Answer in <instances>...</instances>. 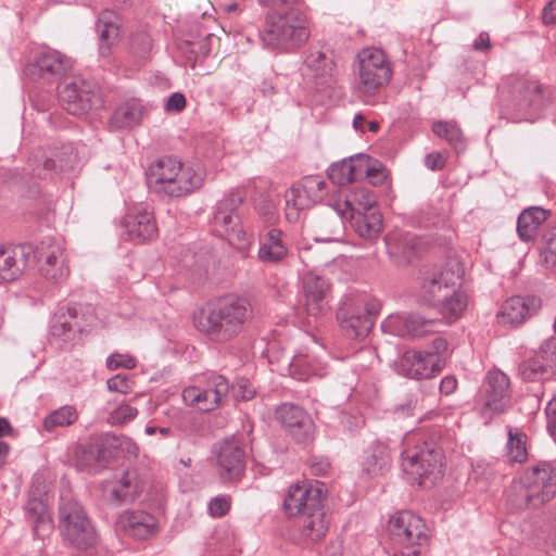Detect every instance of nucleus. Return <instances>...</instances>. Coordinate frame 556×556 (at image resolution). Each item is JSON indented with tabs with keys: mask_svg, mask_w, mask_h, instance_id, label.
Listing matches in <instances>:
<instances>
[{
	"mask_svg": "<svg viewBox=\"0 0 556 556\" xmlns=\"http://www.w3.org/2000/svg\"><path fill=\"white\" fill-rule=\"evenodd\" d=\"M254 316L245 296L229 294L205 303L193 313V326L207 341L224 344L239 337Z\"/></svg>",
	"mask_w": 556,
	"mask_h": 556,
	"instance_id": "f257e3e1",
	"label": "nucleus"
},
{
	"mask_svg": "<svg viewBox=\"0 0 556 556\" xmlns=\"http://www.w3.org/2000/svg\"><path fill=\"white\" fill-rule=\"evenodd\" d=\"M146 175L153 192L180 198L200 189L206 172L201 164H185L176 157L162 156L150 164Z\"/></svg>",
	"mask_w": 556,
	"mask_h": 556,
	"instance_id": "f03ea898",
	"label": "nucleus"
},
{
	"mask_svg": "<svg viewBox=\"0 0 556 556\" xmlns=\"http://www.w3.org/2000/svg\"><path fill=\"white\" fill-rule=\"evenodd\" d=\"M442 432L439 427L431 428L428 434L421 435L420 446L402 453L403 471L413 476L420 486L433 485L442 477L443 448L439 443Z\"/></svg>",
	"mask_w": 556,
	"mask_h": 556,
	"instance_id": "7ed1b4c3",
	"label": "nucleus"
},
{
	"mask_svg": "<svg viewBox=\"0 0 556 556\" xmlns=\"http://www.w3.org/2000/svg\"><path fill=\"white\" fill-rule=\"evenodd\" d=\"M393 70L386 53L377 48L358 52L354 66V91L365 102L381 92L390 83Z\"/></svg>",
	"mask_w": 556,
	"mask_h": 556,
	"instance_id": "20e7f679",
	"label": "nucleus"
},
{
	"mask_svg": "<svg viewBox=\"0 0 556 556\" xmlns=\"http://www.w3.org/2000/svg\"><path fill=\"white\" fill-rule=\"evenodd\" d=\"M309 28L303 13L289 11L268 16L267 26L261 33L263 43L278 52L292 51L307 41Z\"/></svg>",
	"mask_w": 556,
	"mask_h": 556,
	"instance_id": "39448f33",
	"label": "nucleus"
},
{
	"mask_svg": "<svg viewBox=\"0 0 556 556\" xmlns=\"http://www.w3.org/2000/svg\"><path fill=\"white\" fill-rule=\"evenodd\" d=\"M395 556H421L429 547L430 536L422 519L410 510H401L388 522Z\"/></svg>",
	"mask_w": 556,
	"mask_h": 556,
	"instance_id": "423d86ee",
	"label": "nucleus"
},
{
	"mask_svg": "<svg viewBox=\"0 0 556 556\" xmlns=\"http://www.w3.org/2000/svg\"><path fill=\"white\" fill-rule=\"evenodd\" d=\"M381 304L367 294L349 295L338 308L341 331L350 340H364L374 326Z\"/></svg>",
	"mask_w": 556,
	"mask_h": 556,
	"instance_id": "0eeeda50",
	"label": "nucleus"
},
{
	"mask_svg": "<svg viewBox=\"0 0 556 556\" xmlns=\"http://www.w3.org/2000/svg\"><path fill=\"white\" fill-rule=\"evenodd\" d=\"M243 202L239 192H232L222 199L214 212L213 223L217 231L238 250L245 251L252 244V235L242 226L238 208Z\"/></svg>",
	"mask_w": 556,
	"mask_h": 556,
	"instance_id": "6e6552de",
	"label": "nucleus"
},
{
	"mask_svg": "<svg viewBox=\"0 0 556 556\" xmlns=\"http://www.w3.org/2000/svg\"><path fill=\"white\" fill-rule=\"evenodd\" d=\"M124 443L137 448L130 441L114 434L92 437L76 447V467L81 471L97 472L100 466L116 457L117 451Z\"/></svg>",
	"mask_w": 556,
	"mask_h": 556,
	"instance_id": "1a4fd4ad",
	"label": "nucleus"
},
{
	"mask_svg": "<svg viewBox=\"0 0 556 556\" xmlns=\"http://www.w3.org/2000/svg\"><path fill=\"white\" fill-rule=\"evenodd\" d=\"M96 320L90 304L74 303L60 306L50 324V334L63 343L74 341Z\"/></svg>",
	"mask_w": 556,
	"mask_h": 556,
	"instance_id": "9d476101",
	"label": "nucleus"
},
{
	"mask_svg": "<svg viewBox=\"0 0 556 556\" xmlns=\"http://www.w3.org/2000/svg\"><path fill=\"white\" fill-rule=\"evenodd\" d=\"M60 529L64 539L79 549L96 543V532L84 508L75 501H64L59 508Z\"/></svg>",
	"mask_w": 556,
	"mask_h": 556,
	"instance_id": "9b49d317",
	"label": "nucleus"
},
{
	"mask_svg": "<svg viewBox=\"0 0 556 556\" xmlns=\"http://www.w3.org/2000/svg\"><path fill=\"white\" fill-rule=\"evenodd\" d=\"M62 108L72 115H83L102 105L100 89L94 81L77 78L59 87Z\"/></svg>",
	"mask_w": 556,
	"mask_h": 556,
	"instance_id": "f8f14e48",
	"label": "nucleus"
},
{
	"mask_svg": "<svg viewBox=\"0 0 556 556\" xmlns=\"http://www.w3.org/2000/svg\"><path fill=\"white\" fill-rule=\"evenodd\" d=\"M217 472L223 480L239 481L245 471V451L242 442L230 437L214 444L212 450Z\"/></svg>",
	"mask_w": 556,
	"mask_h": 556,
	"instance_id": "ddd939ff",
	"label": "nucleus"
},
{
	"mask_svg": "<svg viewBox=\"0 0 556 556\" xmlns=\"http://www.w3.org/2000/svg\"><path fill=\"white\" fill-rule=\"evenodd\" d=\"M545 89L547 87L535 79L514 78L510 85L509 98H507L504 91L502 92V114L507 115V109L521 113L530 109L540 108Z\"/></svg>",
	"mask_w": 556,
	"mask_h": 556,
	"instance_id": "4468645a",
	"label": "nucleus"
},
{
	"mask_svg": "<svg viewBox=\"0 0 556 556\" xmlns=\"http://www.w3.org/2000/svg\"><path fill=\"white\" fill-rule=\"evenodd\" d=\"M450 264L441 269L427 271L422 278L419 298L420 301L429 306L437 307L443 299L453 293V287H456L460 279L459 264H455L456 270L448 267ZM453 267L454 264L451 263Z\"/></svg>",
	"mask_w": 556,
	"mask_h": 556,
	"instance_id": "2eb2a0df",
	"label": "nucleus"
},
{
	"mask_svg": "<svg viewBox=\"0 0 556 556\" xmlns=\"http://www.w3.org/2000/svg\"><path fill=\"white\" fill-rule=\"evenodd\" d=\"M36 263L41 275L55 283L64 281L70 275L64 250L48 238L34 245L30 264Z\"/></svg>",
	"mask_w": 556,
	"mask_h": 556,
	"instance_id": "dca6fc26",
	"label": "nucleus"
},
{
	"mask_svg": "<svg viewBox=\"0 0 556 556\" xmlns=\"http://www.w3.org/2000/svg\"><path fill=\"white\" fill-rule=\"evenodd\" d=\"M521 480L527 488L531 508L541 507L556 494V475L547 462H541L529 468Z\"/></svg>",
	"mask_w": 556,
	"mask_h": 556,
	"instance_id": "f3484780",
	"label": "nucleus"
},
{
	"mask_svg": "<svg viewBox=\"0 0 556 556\" xmlns=\"http://www.w3.org/2000/svg\"><path fill=\"white\" fill-rule=\"evenodd\" d=\"M230 392L229 381L222 375H211L204 388L188 387L182 391L185 403L202 412L215 409Z\"/></svg>",
	"mask_w": 556,
	"mask_h": 556,
	"instance_id": "a211bd4d",
	"label": "nucleus"
},
{
	"mask_svg": "<svg viewBox=\"0 0 556 556\" xmlns=\"http://www.w3.org/2000/svg\"><path fill=\"white\" fill-rule=\"evenodd\" d=\"M445 359L433 358L422 350L406 351L394 365L395 371L409 379H431L445 367Z\"/></svg>",
	"mask_w": 556,
	"mask_h": 556,
	"instance_id": "6ab92c4d",
	"label": "nucleus"
},
{
	"mask_svg": "<svg viewBox=\"0 0 556 556\" xmlns=\"http://www.w3.org/2000/svg\"><path fill=\"white\" fill-rule=\"evenodd\" d=\"M71 67L67 56L58 50L46 49L25 65L24 74L33 80L51 83L61 78Z\"/></svg>",
	"mask_w": 556,
	"mask_h": 556,
	"instance_id": "aec40b11",
	"label": "nucleus"
},
{
	"mask_svg": "<svg viewBox=\"0 0 556 556\" xmlns=\"http://www.w3.org/2000/svg\"><path fill=\"white\" fill-rule=\"evenodd\" d=\"M325 502L326 494L320 486L303 481L288 488L282 508L288 517H298Z\"/></svg>",
	"mask_w": 556,
	"mask_h": 556,
	"instance_id": "412c9836",
	"label": "nucleus"
},
{
	"mask_svg": "<svg viewBox=\"0 0 556 556\" xmlns=\"http://www.w3.org/2000/svg\"><path fill=\"white\" fill-rule=\"evenodd\" d=\"M509 378L500 370H491L486 376L483 404L480 408V415L485 422L495 415L505 412L509 399Z\"/></svg>",
	"mask_w": 556,
	"mask_h": 556,
	"instance_id": "4be33fe9",
	"label": "nucleus"
},
{
	"mask_svg": "<svg viewBox=\"0 0 556 556\" xmlns=\"http://www.w3.org/2000/svg\"><path fill=\"white\" fill-rule=\"evenodd\" d=\"M275 418L295 442L306 444L313 439L314 422L301 406L282 403L276 408Z\"/></svg>",
	"mask_w": 556,
	"mask_h": 556,
	"instance_id": "5701e85b",
	"label": "nucleus"
},
{
	"mask_svg": "<svg viewBox=\"0 0 556 556\" xmlns=\"http://www.w3.org/2000/svg\"><path fill=\"white\" fill-rule=\"evenodd\" d=\"M329 288L324 277L314 274L305 275L299 298V314L305 313L312 317L323 315L327 309Z\"/></svg>",
	"mask_w": 556,
	"mask_h": 556,
	"instance_id": "b1692460",
	"label": "nucleus"
},
{
	"mask_svg": "<svg viewBox=\"0 0 556 556\" xmlns=\"http://www.w3.org/2000/svg\"><path fill=\"white\" fill-rule=\"evenodd\" d=\"M34 254V244L0 247V283L13 282L27 270Z\"/></svg>",
	"mask_w": 556,
	"mask_h": 556,
	"instance_id": "393cba45",
	"label": "nucleus"
},
{
	"mask_svg": "<svg viewBox=\"0 0 556 556\" xmlns=\"http://www.w3.org/2000/svg\"><path fill=\"white\" fill-rule=\"evenodd\" d=\"M116 529L124 535L143 541L155 536L159 531L157 519L143 510H125L118 515Z\"/></svg>",
	"mask_w": 556,
	"mask_h": 556,
	"instance_id": "a878e982",
	"label": "nucleus"
},
{
	"mask_svg": "<svg viewBox=\"0 0 556 556\" xmlns=\"http://www.w3.org/2000/svg\"><path fill=\"white\" fill-rule=\"evenodd\" d=\"M542 301L536 295H515L507 299L497 314L498 323L507 326H519L534 316L541 308Z\"/></svg>",
	"mask_w": 556,
	"mask_h": 556,
	"instance_id": "bb28decb",
	"label": "nucleus"
},
{
	"mask_svg": "<svg viewBox=\"0 0 556 556\" xmlns=\"http://www.w3.org/2000/svg\"><path fill=\"white\" fill-rule=\"evenodd\" d=\"M128 239L135 243H144L157 236L154 215L147 207H135L124 217Z\"/></svg>",
	"mask_w": 556,
	"mask_h": 556,
	"instance_id": "cd10ccee",
	"label": "nucleus"
},
{
	"mask_svg": "<svg viewBox=\"0 0 556 556\" xmlns=\"http://www.w3.org/2000/svg\"><path fill=\"white\" fill-rule=\"evenodd\" d=\"M299 517V533L304 544L317 543L326 536L329 530L330 519L327 515L325 503Z\"/></svg>",
	"mask_w": 556,
	"mask_h": 556,
	"instance_id": "c85d7f7f",
	"label": "nucleus"
},
{
	"mask_svg": "<svg viewBox=\"0 0 556 556\" xmlns=\"http://www.w3.org/2000/svg\"><path fill=\"white\" fill-rule=\"evenodd\" d=\"M377 198L374 191L366 186H354L343 202L333 205L340 217L350 216L353 213H368L376 208Z\"/></svg>",
	"mask_w": 556,
	"mask_h": 556,
	"instance_id": "c756f323",
	"label": "nucleus"
},
{
	"mask_svg": "<svg viewBox=\"0 0 556 556\" xmlns=\"http://www.w3.org/2000/svg\"><path fill=\"white\" fill-rule=\"evenodd\" d=\"M367 170V156L358 154L331 164L327 175L333 184L343 186L362 179L363 173Z\"/></svg>",
	"mask_w": 556,
	"mask_h": 556,
	"instance_id": "7c9ffc66",
	"label": "nucleus"
},
{
	"mask_svg": "<svg viewBox=\"0 0 556 556\" xmlns=\"http://www.w3.org/2000/svg\"><path fill=\"white\" fill-rule=\"evenodd\" d=\"M143 491V482L136 470H125L111 482V500L118 505L134 503Z\"/></svg>",
	"mask_w": 556,
	"mask_h": 556,
	"instance_id": "2f4dec72",
	"label": "nucleus"
},
{
	"mask_svg": "<svg viewBox=\"0 0 556 556\" xmlns=\"http://www.w3.org/2000/svg\"><path fill=\"white\" fill-rule=\"evenodd\" d=\"M282 230L269 229L260 238L257 258L265 264H280L289 255V249L283 239Z\"/></svg>",
	"mask_w": 556,
	"mask_h": 556,
	"instance_id": "473e14b6",
	"label": "nucleus"
},
{
	"mask_svg": "<svg viewBox=\"0 0 556 556\" xmlns=\"http://www.w3.org/2000/svg\"><path fill=\"white\" fill-rule=\"evenodd\" d=\"M306 75L315 80L317 86L330 85L336 74V63L331 55L320 51L311 50L304 61Z\"/></svg>",
	"mask_w": 556,
	"mask_h": 556,
	"instance_id": "72a5a7b5",
	"label": "nucleus"
},
{
	"mask_svg": "<svg viewBox=\"0 0 556 556\" xmlns=\"http://www.w3.org/2000/svg\"><path fill=\"white\" fill-rule=\"evenodd\" d=\"M25 518L38 539H45L52 531V519L42 498L30 497L27 501Z\"/></svg>",
	"mask_w": 556,
	"mask_h": 556,
	"instance_id": "f704fd0d",
	"label": "nucleus"
},
{
	"mask_svg": "<svg viewBox=\"0 0 556 556\" xmlns=\"http://www.w3.org/2000/svg\"><path fill=\"white\" fill-rule=\"evenodd\" d=\"M96 30L99 34V53L106 58L111 48L117 42L119 36V23L117 15L110 10L102 11L96 23Z\"/></svg>",
	"mask_w": 556,
	"mask_h": 556,
	"instance_id": "c9c22d12",
	"label": "nucleus"
},
{
	"mask_svg": "<svg viewBox=\"0 0 556 556\" xmlns=\"http://www.w3.org/2000/svg\"><path fill=\"white\" fill-rule=\"evenodd\" d=\"M390 465L391 454L387 444L377 441L365 451L362 468L366 475L370 477L383 475Z\"/></svg>",
	"mask_w": 556,
	"mask_h": 556,
	"instance_id": "e433bc0d",
	"label": "nucleus"
},
{
	"mask_svg": "<svg viewBox=\"0 0 556 556\" xmlns=\"http://www.w3.org/2000/svg\"><path fill=\"white\" fill-rule=\"evenodd\" d=\"M386 244L391 256L409 262L417 253L420 239L410 232L395 231L386 237Z\"/></svg>",
	"mask_w": 556,
	"mask_h": 556,
	"instance_id": "4c0bfd02",
	"label": "nucleus"
},
{
	"mask_svg": "<svg viewBox=\"0 0 556 556\" xmlns=\"http://www.w3.org/2000/svg\"><path fill=\"white\" fill-rule=\"evenodd\" d=\"M549 216V211L541 206H531L523 210L517 219V232L522 241L532 240L540 226Z\"/></svg>",
	"mask_w": 556,
	"mask_h": 556,
	"instance_id": "58836bf2",
	"label": "nucleus"
},
{
	"mask_svg": "<svg viewBox=\"0 0 556 556\" xmlns=\"http://www.w3.org/2000/svg\"><path fill=\"white\" fill-rule=\"evenodd\" d=\"M402 328L399 330L400 336H408L412 338H421L428 333L437 332L441 326V321L434 318H426L419 314H409L399 319Z\"/></svg>",
	"mask_w": 556,
	"mask_h": 556,
	"instance_id": "ea45409f",
	"label": "nucleus"
},
{
	"mask_svg": "<svg viewBox=\"0 0 556 556\" xmlns=\"http://www.w3.org/2000/svg\"><path fill=\"white\" fill-rule=\"evenodd\" d=\"M142 113L140 102L136 100L126 101L114 110L110 119V127L116 130L131 128L141 122Z\"/></svg>",
	"mask_w": 556,
	"mask_h": 556,
	"instance_id": "a19ab883",
	"label": "nucleus"
},
{
	"mask_svg": "<svg viewBox=\"0 0 556 556\" xmlns=\"http://www.w3.org/2000/svg\"><path fill=\"white\" fill-rule=\"evenodd\" d=\"M350 218L355 232L364 239L374 240L382 231V216L377 210L368 213H353Z\"/></svg>",
	"mask_w": 556,
	"mask_h": 556,
	"instance_id": "79ce46f5",
	"label": "nucleus"
},
{
	"mask_svg": "<svg viewBox=\"0 0 556 556\" xmlns=\"http://www.w3.org/2000/svg\"><path fill=\"white\" fill-rule=\"evenodd\" d=\"M286 216L288 219H295L301 211L316 204L315 200L306 191L302 184L292 186L286 192Z\"/></svg>",
	"mask_w": 556,
	"mask_h": 556,
	"instance_id": "37998d69",
	"label": "nucleus"
},
{
	"mask_svg": "<svg viewBox=\"0 0 556 556\" xmlns=\"http://www.w3.org/2000/svg\"><path fill=\"white\" fill-rule=\"evenodd\" d=\"M432 131L435 136L444 139L457 152L466 149V138L457 125L453 121H438L432 124Z\"/></svg>",
	"mask_w": 556,
	"mask_h": 556,
	"instance_id": "c03bdc74",
	"label": "nucleus"
},
{
	"mask_svg": "<svg viewBox=\"0 0 556 556\" xmlns=\"http://www.w3.org/2000/svg\"><path fill=\"white\" fill-rule=\"evenodd\" d=\"M77 419V409L72 405H65L46 416L42 426L46 431L52 432L59 427H68L75 424Z\"/></svg>",
	"mask_w": 556,
	"mask_h": 556,
	"instance_id": "a18cd8bd",
	"label": "nucleus"
},
{
	"mask_svg": "<svg viewBox=\"0 0 556 556\" xmlns=\"http://www.w3.org/2000/svg\"><path fill=\"white\" fill-rule=\"evenodd\" d=\"M506 455L508 463H523L528 458L527 435L523 432L508 429V440L506 443Z\"/></svg>",
	"mask_w": 556,
	"mask_h": 556,
	"instance_id": "49530a36",
	"label": "nucleus"
},
{
	"mask_svg": "<svg viewBox=\"0 0 556 556\" xmlns=\"http://www.w3.org/2000/svg\"><path fill=\"white\" fill-rule=\"evenodd\" d=\"M506 502L508 508L515 511L531 508L529 494L521 479L511 482L506 493Z\"/></svg>",
	"mask_w": 556,
	"mask_h": 556,
	"instance_id": "de8ad7c7",
	"label": "nucleus"
},
{
	"mask_svg": "<svg viewBox=\"0 0 556 556\" xmlns=\"http://www.w3.org/2000/svg\"><path fill=\"white\" fill-rule=\"evenodd\" d=\"M466 306V298L453 287V293L443 299L437 307L444 317L456 318L465 311Z\"/></svg>",
	"mask_w": 556,
	"mask_h": 556,
	"instance_id": "09e8293b",
	"label": "nucleus"
},
{
	"mask_svg": "<svg viewBox=\"0 0 556 556\" xmlns=\"http://www.w3.org/2000/svg\"><path fill=\"white\" fill-rule=\"evenodd\" d=\"M130 53L139 62H146L152 50V38L146 31H137L130 37Z\"/></svg>",
	"mask_w": 556,
	"mask_h": 556,
	"instance_id": "8fccbe9b",
	"label": "nucleus"
},
{
	"mask_svg": "<svg viewBox=\"0 0 556 556\" xmlns=\"http://www.w3.org/2000/svg\"><path fill=\"white\" fill-rule=\"evenodd\" d=\"M553 372L541 363L535 356L522 362L519 366V374L523 380L536 381L543 379L545 375Z\"/></svg>",
	"mask_w": 556,
	"mask_h": 556,
	"instance_id": "3c124183",
	"label": "nucleus"
},
{
	"mask_svg": "<svg viewBox=\"0 0 556 556\" xmlns=\"http://www.w3.org/2000/svg\"><path fill=\"white\" fill-rule=\"evenodd\" d=\"M540 264L546 269L556 267V229L544 236V245L540 253Z\"/></svg>",
	"mask_w": 556,
	"mask_h": 556,
	"instance_id": "603ef678",
	"label": "nucleus"
},
{
	"mask_svg": "<svg viewBox=\"0 0 556 556\" xmlns=\"http://www.w3.org/2000/svg\"><path fill=\"white\" fill-rule=\"evenodd\" d=\"M534 356L552 371L556 368V338L546 339L535 352Z\"/></svg>",
	"mask_w": 556,
	"mask_h": 556,
	"instance_id": "864d4df0",
	"label": "nucleus"
},
{
	"mask_svg": "<svg viewBox=\"0 0 556 556\" xmlns=\"http://www.w3.org/2000/svg\"><path fill=\"white\" fill-rule=\"evenodd\" d=\"M301 184L316 203L321 202L327 194V182L319 176L304 177Z\"/></svg>",
	"mask_w": 556,
	"mask_h": 556,
	"instance_id": "5fc2aeb1",
	"label": "nucleus"
},
{
	"mask_svg": "<svg viewBox=\"0 0 556 556\" xmlns=\"http://www.w3.org/2000/svg\"><path fill=\"white\" fill-rule=\"evenodd\" d=\"M289 371L298 380H307L313 372L307 364V357L304 355L293 356L289 363Z\"/></svg>",
	"mask_w": 556,
	"mask_h": 556,
	"instance_id": "6e6d98bb",
	"label": "nucleus"
},
{
	"mask_svg": "<svg viewBox=\"0 0 556 556\" xmlns=\"http://www.w3.org/2000/svg\"><path fill=\"white\" fill-rule=\"evenodd\" d=\"M230 391L237 401H250L256 394L254 386L244 378L238 379L236 383L230 387Z\"/></svg>",
	"mask_w": 556,
	"mask_h": 556,
	"instance_id": "4d7b16f0",
	"label": "nucleus"
},
{
	"mask_svg": "<svg viewBox=\"0 0 556 556\" xmlns=\"http://www.w3.org/2000/svg\"><path fill=\"white\" fill-rule=\"evenodd\" d=\"M231 506L230 496L218 495L213 497L207 505L208 514L214 518H220L228 514Z\"/></svg>",
	"mask_w": 556,
	"mask_h": 556,
	"instance_id": "13d9d810",
	"label": "nucleus"
},
{
	"mask_svg": "<svg viewBox=\"0 0 556 556\" xmlns=\"http://www.w3.org/2000/svg\"><path fill=\"white\" fill-rule=\"evenodd\" d=\"M136 366V358L129 354L113 353L106 358V367L111 370L118 368L132 369Z\"/></svg>",
	"mask_w": 556,
	"mask_h": 556,
	"instance_id": "bf43d9fd",
	"label": "nucleus"
},
{
	"mask_svg": "<svg viewBox=\"0 0 556 556\" xmlns=\"http://www.w3.org/2000/svg\"><path fill=\"white\" fill-rule=\"evenodd\" d=\"M367 173H363V177L368 178L369 184L371 186H381L387 178L386 168L376 163L375 165H370V159L367 156Z\"/></svg>",
	"mask_w": 556,
	"mask_h": 556,
	"instance_id": "052dcab7",
	"label": "nucleus"
},
{
	"mask_svg": "<svg viewBox=\"0 0 556 556\" xmlns=\"http://www.w3.org/2000/svg\"><path fill=\"white\" fill-rule=\"evenodd\" d=\"M106 384L110 391L119 392L123 394H127L131 390L128 377L122 374L115 375L114 377L110 378Z\"/></svg>",
	"mask_w": 556,
	"mask_h": 556,
	"instance_id": "680f3d73",
	"label": "nucleus"
},
{
	"mask_svg": "<svg viewBox=\"0 0 556 556\" xmlns=\"http://www.w3.org/2000/svg\"><path fill=\"white\" fill-rule=\"evenodd\" d=\"M63 169H64L63 161L58 155H55V157L47 156L43 160L42 169H39V168L37 169V175L38 176H47V175H51V174L58 173L59 170H63Z\"/></svg>",
	"mask_w": 556,
	"mask_h": 556,
	"instance_id": "e2e57ef3",
	"label": "nucleus"
},
{
	"mask_svg": "<svg viewBox=\"0 0 556 556\" xmlns=\"http://www.w3.org/2000/svg\"><path fill=\"white\" fill-rule=\"evenodd\" d=\"M416 407L417 397L414 395H409L402 403L393 407V413L400 417H408L415 414Z\"/></svg>",
	"mask_w": 556,
	"mask_h": 556,
	"instance_id": "0e129e2a",
	"label": "nucleus"
},
{
	"mask_svg": "<svg viewBox=\"0 0 556 556\" xmlns=\"http://www.w3.org/2000/svg\"><path fill=\"white\" fill-rule=\"evenodd\" d=\"M447 341L442 337H437L432 340L431 345L427 350H422L427 355L433 356V358L445 359L443 354L447 350Z\"/></svg>",
	"mask_w": 556,
	"mask_h": 556,
	"instance_id": "69168bd1",
	"label": "nucleus"
},
{
	"mask_svg": "<svg viewBox=\"0 0 556 556\" xmlns=\"http://www.w3.org/2000/svg\"><path fill=\"white\" fill-rule=\"evenodd\" d=\"M186 106V97L181 92H174L172 93L166 103H165V110L170 112H180Z\"/></svg>",
	"mask_w": 556,
	"mask_h": 556,
	"instance_id": "338daca9",
	"label": "nucleus"
},
{
	"mask_svg": "<svg viewBox=\"0 0 556 556\" xmlns=\"http://www.w3.org/2000/svg\"><path fill=\"white\" fill-rule=\"evenodd\" d=\"M446 159L440 152H432L426 155L425 165L431 170H441L444 168Z\"/></svg>",
	"mask_w": 556,
	"mask_h": 556,
	"instance_id": "774afa93",
	"label": "nucleus"
}]
</instances>
